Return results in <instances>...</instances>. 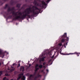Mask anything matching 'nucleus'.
<instances>
[{"mask_svg":"<svg viewBox=\"0 0 80 80\" xmlns=\"http://www.w3.org/2000/svg\"><path fill=\"white\" fill-rule=\"evenodd\" d=\"M7 8H8V12H11V13H12V16L14 17L13 20H17L20 18L23 19V18H25L27 16L30 17V15H28V14H30L31 12H32L33 15H37L39 12H40V10L35 6H32V8H27L22 13L20 11L15 12L14 7L11 8L10 7L8 6L7 4L6 5L4 8L5 9Z\"/></svg>","mask_w":80,"mask_h":80,"instance_id":"nucleus-1","label":"nucleus"},{"mask_svg":"<svg viewBox=\"0 0 80 80\" xmlns=\"http://www.w3.org/2000/svg\"><path fill=\"white\" fill-rule=\"evenodd\" d=\"M34 3L35 4V5L36 6H37V7H38V6H39V7H43L42 4H41L40 5H39V4H38V2H37V1H34Z\"/></svg>","mask_w":80,"mask_h":80,"instance_id":"nucleus-2","label":"nucleus"},{"mask_svg":"<svg viewBox=\"0 0 80 80\" xmlns=\"http://www.w3.org/2000/svg\"><path fill=\"white\" fill-rule=\"evenodd\" d=\"M23 73H20L18 75V78H17V80H20L22 77L23 78Z\"/></svg>","mask_w":80,"mask_h":80,"instance_id":"nucleus-3","label":"nucleus"},{"mask_svg":"<svg viewBox=\"0 0 80 80\" xmlns=\"http://www.w3.org/2000/svg\"><path fill=\"white\" fill-rule=\"evenodd\" d=\"M41 77V75H39V73H38L37 74V76H36L35 77V78H34V80H36V79L37 78H38V77Z\"/></svg>","mask_w":80,"mask_h":80,"instance_id":"nucleus-4","label":"nucleus"},{"mask_svg":"<svg viewBox=\"0 0 80 80\" xmlns=\"http://www.w3.org/2000/svg\"><path fill=\"white\" fill-rule=\"evenodd\" d=\"M24 69H25V68L23 66H21L20 68V71H22V72H24Z\"/></svg>","mask_w":80,"mask_h":80,"instance_id":"nucleus-5","label":"nucleus"},{"mask_svg":"<svg viewBox=\"0 0 80 80\" xmlns=\"http://www.w3.org/2000/svg\"><path fill=\"white\" fill-rule=\"evenodd\" d=\"M35 75H36V72L35 71V72L33 74V75H30V77H32L33 78V77H35Z\"/></svg>","mask_w":80,"mask_h":80,"instance_id":"nucleus-6","label":"nucleus"},{"mask_svg":"<svg viewBox=\"0 0 80 80\" xmlns=\"http://www.w3.org/2000/svg\"><path fill=\"white\" fill-rule=\"evenodd\" d=\"M41 2L42 3V4L43 5H46V3H45V2H44L43 1H41Z\"/></svg>","mask_w":80,"mask_h":80,"instance_id":"nucleus-7","label":"nucleus"},{"mask_svg":"<svg viewBox=\"0 0 80 80\" xmlns=\"http://www.w3.org/2000/svg\"><path fill=\"white\" fill-rule=\"evenodd\" d=\"M14 70H15V68H13L12 69L10 70V72H13V71H14Z\"/></svg>","mask_w":80,"mask_h":80,"instance_id":"nucleus-8","label":"nucleus"},{"mask_svg":"<svg viewBox=\"0 0 80 80\" xmlns=\"http://www.w3.org/2000/svg\"><path fill=\"white\" fill-rule=\"evenodd\" d=\"M39 67L40 68H42L43 67V66L42 65H40L39 66Z\"/></svg>","mask_w":80,"mask_h":80,"instance_id":"nucleus-9","label":"nucleus"},{"mask_svg":"<svg viewBox=\"0 0 80 80\" xmlns=\"http://www.w3.org/2000/svg\"><path fill=\"white\" fill-rule=\"evenodd\" d=\"M17 7H18V8L20 7V4H17Z\"/></svg>","mask_w":80,"mask_h":80,"instance_id":"nucleus-10","label":"nucleus"},{"mask_svg":"<svg viewBox=\"0 0 80 80\" xmlns=\"http://www.w3.org/2000/svg\"><path fill=\"white\" fill-rule=\"evenodd\" d=\"M39 70V68H35V72H37V70Z\"/></svg>","mask_w":80,"mask_h":80,"instance_id":"nucleus-11","label":"nucleus"},{"mask_svg":"<svg viewBox=\"0 0 80 80\" xmlns=\"http://www.w3.org/2000/svg\"><path fill=\"white\" fill-rule=\"evenodd\" d=\"M67 35V33H65L64 34V35H63L62 36V38H63V37H65V36H66Z\"/></svg>","mask_w":80,"mask_h":80,"instance_id":"nucleus-12","label":"nucleus"},{"mask_svg":"<svg viewBox=\"0 0 80 80\" xmlns=\"http://www.w3.org/2000/svg\"><path fill=\"white\" fill-rule=\"evenodd\" d=\"M5 76H7V77H9L10 75H8V74H5Z\"/></svg>","mask_w":80,"mask_h":80,"instance_id":"nucleus-13","label":"nucleus"},{"mask_svg":"<svg viewBox=\"0 0 80 80\" xmlns=\"http://www.w3.org/2000/svg\"><path fill=\"white\" fill-rule=\"evenodd\" d=\"M41 60H42V62H44L45 61V59H44L43 58H42Z\"/></svg>","mask_w":80,"mask_h":80,"instance_id":"nucleus-14","label":"nucleus"},{"mask_svg":"<svg viewBox=\"0 0 80 80\" xmlns=\"http://www.w3.org/2000/svg\"><path fill=\"white\" fill-rule=\"evenodd\" d=\"M17 73H18V72L17 71H15V72H14V73L15 75H16V74H17Z\"/></svg>","mask_w":80,"mask_h":80,"instance_id":"nucleus-15","label":"nucleus"},{"mask_svg":"<svg viewBox=\"0 0 80 80\" xmlns=\"http://www.w3.org/2000/svg\"><path fill=\"white\" fill-rule=\"evenodd\" d=\"M38 67V64H37L36 65L35 68H37Z\"/></svg>","mask_w":80,"mask_h":80,"instance_id":"nucleus-16","label":"nucleus"},{"mask_svg":"<svg viewBox=\"0 0 80 80\" xmlns=\"http://www.w3.org/2000/svg\"><path fill=\"white\" fill-rule=\"evenodd\" d=\"M2 71H0V76H1L2 75Z\"/></svg>","mask_w":80,"mask_h":80,"instance_id":"nucleus-17","label":"nucleus"},{"mask_svg":"<svg viewBox=\"0 0 80 80\" xmlns=\"http://www.w3.org/2000/svg\"><path fill=\"white\" fill-rule=\"evenodd\" d=\"M65 42V40H64V39H63L62 40V42Z\"/></svg>","mask_w":80,"mask_h":80,"instance_id":"nucleus-18","label":"nucleus"},{"mask_svg":"<svg viewBox=\"0 0 80 80\" xmlns=\"http://www.w3.org/2000/svg\"><path fill=\"white\" fill-rule=\"evenodd\" d=\"M2 50L0 49V55H1L2 54Z\"/></svg>","mask_w":80,"mask_h":80,"instance_id":"nucleus-19","label":"nucleus"},{"mask_svg":"<svg viewBox=\"0 0 80 80\" xmlns=\"http://www.w3.org/2000/svg\"><path fill=\"white\" fill-rule=\"evenodd\" d=\"M6 78H6V77H4V78H3V79L2 80H6Z\"/></svg>","mask_w":80,"mask_h":80,"instance_id":"nucleus-20","label":"nucleus"},{"mask_svg":"<svg viewBox=\"0 0 80 80\" xmlns=\"http://www.w3.org/2000/svg\"><path fill=\"white\" fill-rule=\"evenodd\" d=\"M45 64H46V63L44 62L43 63L42 65H45Z\"/></svg>","mask_w":80,"mask_h":80,"instance_id":"nucleus-21","label":"nucleus"},{"mask_svg":"<svg viewBox=\"0 0 80 80\" xmlns=\"http://www.w3.org/2000/svg\"><path fill=\"white\" fill-rule=\"evenodd\" d=\"M42 59H40L39 60V62H40H40H42Z\"/></svg>","mask_w":80,"mask_h":80,"instance_id":"nucleus-22","label":"nucleus"},{"mask_svg":"<svg viewBox=\"0 0 80 80\" xmlns=\"http://www.w3.org/2000/svg\"><path fill=\"white\" fill-rule=\"evenodd\" d=\"M59 46H62V43H60L59 44Z\"/></svg>","mask_w":80,"mask_h":80,"instance_id":"nucleus-23","label":"nucleus"},{"mask_svg":"<svg viewBox=\"0 0 80 80\" xmlns=\"http://www.w3.org/2000/svg\"><path fill=\"white\" fill-rule=\"evenodd\" d=\"M55 55H54L53 56H52V57H51L52 58H53V57H54Z\"/></svg>","mask_w":80,"mask_h":80,"instance_id":"nucleus-24","label":"nucleus"},{"mask_svg":"<svg viewBox=\"0 0 80 80\" xmlns=\"http://www.w3.org/2000/svg\"><path fill=\"white\" fill-rule=\"evenodd\" d=\"M50 0H48V1H47V3H48V2H50Z\"/></svg>","mask_w":80,"mask_h":80,"instance_id":"nucleus-25","label":"nucleus"},{"mask_svg":"<svg viewBox=\"0 0 80 80\" xmlns=\"http://www.w3.org/2000/svg\"><path fill=\"white\" fill-rule=\"evenodd\" d=\"M46 71H47V72H48V69H47V70H46Z\"/></svg>","mask_w":80,"mask_h":80,"instance_id":"nucleus-26","label":"nucleus"},{"mask_svg":"<svg viewBox=\"0 0 80 80\" xmlns=\"http://www.w3.org/2000/svg\"><path fill=\"white\" fill-rule=\"evenodd\" d=\"M67 41H68V38H67Z\"/></svg>","mask_w":80,"mask_h":80,"instance_id":"nucleus-27","label":"nucleus"},{"mask_svg":"<svg viewBox=\"0 0 80 80\" xmlns=\"http://www.w3.org/2000/svg\"><path fill=\"white\" fill-rule=\"evenodd\" d=\"M15 65V63H14L12 65L14 66V65Z\"/></svg>","mask_w":80,"mask_h":80,"instance_id":"nucleus-28","label":"nucleus"},{"mask_svg":"<svg viewBox=\"0 0 80 80\" xmlns=\"http://www.w3.org/2000/svg\"><path fill=\"white\" fill-rule=\"evenodd\" d=\"M20 64H18V67H20Z\"/></svg>","mask_w":80,"mask_h":80,"instance_id":"nucleus-29","label":"nucleus"},{"mask_svg":"<svg viewBox=\"0 0 80 80\" xmlns=\"http://www.w3.org/2000/svg\"><path fill=\"white\" fill-rule=\"evenodd\" d=\"M43 58V59H44V58H45V57H43V58Z\"/></svg>","mask_w":80,"mask_h":80,"instance_id":"nucleus-30","label":"nucleus"},{"mask_svg":"<svg viewBox=\"0 0 80 80\" xmlns=\"http://www.w3.org/2000/svg\"><path fill=\"white\" fill-rule=\"evenodd\" d=\"M41 72H43V70H42Z\"/></svg>","mask_w":80,"mask_h":80,"instance_id":"nucleus-31","label":"nucleus"},{"mask_svg":"<svg viewBox=\"0 0 80 80\" xmlns=\"http://www.w3.org/2000/svg\"><path fill=\"white\" fill-rule=\"evenodd\" d=\"M11 68H13V67H12V66H11Z\"/></svg>","mask_w":80,"mask_h":80,"instance_id":"nucleus-32","label":"nucleus"},{"mask_svg":"<svg viewBox=\"0 0 80 80\" xmlns=\"http://www.w3.org/2000/svg\"><path fill=\"white\" fill-rule=\"evenodd\" d=\"M64 47L65 48H66V46H64Z\"/></svg>","mask_w":80,"mask_h":80,"instance_id":"nucleus-33","label":"nucleus"},{"mask_svg":"<svg viewBox=\"0 0 80 80\" xmlns=\"http://www.w3.org/2000/svg\"><path fill=\"white\" fill-rule=\"evenodd\" d=\"M43 67L44 68H45V66H44Z\"/></svg>","mask_w":80,"mask_h":80,"instance_id":"nucleus-34","label":"nucleus"},{"mask_svg":"<svg viewBox=\"0 0 80 80\" xmlns=\"http://www.w3.org/2000/svg\"><path fill=\"white\" fill-rule=\"evenodd\" d=\"M8 70H10V69H9L8 68Z\"/></svg>","mask_w":80,"mask_h":80,"instance_id":"nucleus-35","label":"nucleus"},{"mask_svg":"<svg viewBox=\"0 0 80 80\" xmlns=\"http://www.w3.org/2000/svg\"><path fill=\"white\" fill-rule=\"evenodd\" d=\"M1 65V63L0 62V66Z\"/></svg>","mask_w":80,"mask_h":80,"instance_id":"nucleus-36","label":"nucleus"},{"mask_svg":"<svg viewBox=\"0 0 80 80\" xmlns=\"http://www.w3.org/2000/svg\"><path fill=\"white\" fill-rule=\"evenodd\" d=\"M10 80H13L12 79H10Z\"/></svg>","mask_w":80,"mask_h":80,"instance_id":"nucleus-37","label":"nucleus"},{"mask_svg":"<svg viewBox=\"0 0 80 80\" xmlns=\"http://www.w3.org/2000/svg\"><path fill=\"white\" fill-rule=\"evenodd\" d=\"M67 43H68V42H67V43H66V45H67Z\"/></svg>","mask_w":80,"mask_h":80,"instance_id":"nucleus-38","label":"nucleus"},{"mask_svg":"<svg viewBox=\"0 0 80 80\" xmlns=\"http://www.w3.org/2000/svg\"><path fill=\"white\" fill-rule=\"evenodd\" d=\"M50 61H51V60H49V62H50Z\"/></svg>","mask_w":80,"mask_h":80,"instance_id":"nucleus-39","label":"nucleus"},{"mask_svg":"<svg viewBox=\"0 0 80 80\" xmlns=\"http://www.w3.org/2000/svg\"><path fill=\"white\" fill-rule=\"evenodd\" d=\"M6 80H8V79H6Z\"/></svg>","mask_w":80,"mask_h":80,"instance_id":"nucleus-40","label":"nucleus"},{"mask_svg":"<svg viewBox=\"0 0 80 80\" xmlns=\"http://www.w3.org/2000/svg\"><path fill=\"white\" fill-rule=\"evenodd\" d=\"M29 67H30V65H29Z\"/></svg>","mask_w":80,"mask_h":80,"instance_id":"nucleus-41","label":"nucleus"},{"mask_svg":"<svg viewBox=\"0 0 80 80\" xmlns=\"http://www.w3.org/2000/svg\"><path fill=\"white\" fill-rule=\"evenodd\" d=\"M43 73H45V72H44Z\"/></svg>","mask_w":80,"mask_h":80,"instance_id":"nucleus-42","label":"nucleus"},{"mask_svg":"<svg viewBox=\"0 0 80 80\" xmlns=\"http://www.w3.org/2000/svg\"><path fill=\"white\" fill-rule=\"evenodd\" d=\"M3 64V62H2V64Z\"/></svg>","mask_w":80,"mask_h":80,"instance_id":"nucleus-43","label":"nucleus"},{"mask_svg":"<svg viewBox=\"0 0 80 80\" xmlns=\"http://www.w3.org/2000/svg\"><path fill=\"white\" fill-rule=\"evenodd\" d=\"M15 80H16V79H15Z\"/></svg>","mask_w":80,"mask_h":80,"instance_id":"nucleus-44","label":"nucleus"}]
</instances>
